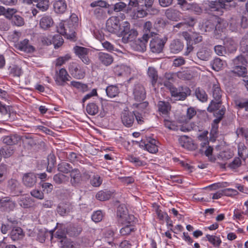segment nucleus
<instances>
[{"label": "nucleus", "instance_id": "obj_1", "mask_svg": "<svg viewBox=\"0 0 248 248\" xmlns=\"http://www.w3.org/2000/svg\"><path fill=\"white\" fill-rule=\"evenodd\" d=\"M57 31L59 34L70 40L75 38V24L72 21H65L60 22L57 27Z\"/></svg>", "mask_w": 248, "mask_h": 248}, {"label": "nucleus", "instance_id": "obj_2", "mask_svg": "<svg viewBox=\"0 0 248 248\" xmlns=\"http://www.w3.org/2000/svg\"><path fill=\"white\" fill-rule=\"evenodd\" d=\"M130 24L127 22H124L121 26L119 33L123 37L122 41L124 43L132 41L137 35V31L133 29L130 30Z\"/></svg>", "mask_w": 248, "mask_h": 248}, {"label": "nucleus", "instance_id": "obj_3", "mask_svg": "<svg viewBox=\"0 0 248 248\" xmlns=\"http://www.w3.org/2000/svg\"><path fill=\"white\" fill-rule=\"evenodd\" d=\"M17 10L15 8H7L5 17L10 20L12 24L17 27H21L25 24L24 18L17 14Z\"/></svg>", "mask_w": 248, "mask_h": 248}, {"label": "nucleus", "instance_id": "obj_4", "mask_svg": "<svg viewBox=\"0 0 248 248\" xmlns=\"http://www.w3.org/2000/svg\"><path fill=\"white\" fill-rule=\"evenodd\" d=\"M68 69L70 74L75 78L82 79L85 76V70L76 62L70 63Z\"/></svg>", "mask_w": 248, "mask_h": 248}, {"label": "nucleus", "instance_id": "obj_5", "mask_svg": "<svg viewBox=\"0 0 248 248\" xmlns=\"http://www.w3.org/2000/svg\"><path fill=\"white\" fill-rule=\"evenodd\" d=\"M167 40V38L161 39L159 37L153 38L150 43L151 51L155 53L161 52Z\"/></svg>", "mask_w": 248, "mask_h": 248}, {"label": "nucleus", "instance_id": "obj_6", "mask_svg": "<svg viewBox=\"0 0 248 248\" xmlns=\"http://www.w3.org/2000/svg\"><path fill=\"white\" fill-rule=\"evenodd\" d=\"M106 29L108 31L118 34L121 29L119 18L117 16H111L106 22Z\"/></svg>", "mask_w": 248, "mask_h": 248}, {"label": "nucleus", "instance_id": "obj_7", "mask_svg": "<svg viewBox=\"0 0 248 248\" xmlns=\"http://www.w3.org/2000/svg\"><path fill=\"white\" fill-rule=\"evenodd\" d=\"M191 93V90L186 86H180L178 88H172L171 96L178 100H184Z\"/></svg>", "mask_w": 248, "mask_h": 248}, {"label": "nucleus", "instance_id": "obj_8", "mask_svg": "<svg viewBox=\"0 0 248 248\" xmlns=\"http://www.w3.org/2000/svg\"><path fill=\"white\" fill-rule=\"evenodd\" d=\"M157 143L158 141L155 139L148 138L146 140H141L139 146L141 148H145L149 152L154 154L158 151Z\"/></svg>", "mask_w": 248, "mask_h": 248}, {"label": "nucleus", "instance_id": "obj_9", "mask_svg": "<svg viewBox=\"0 0 248 248\" xmlns=\"http://www.w3.org/2000/svg\"><path fill=\"white\" fill-rule=\"evenodd\" d=\"M73 50L76 55L81 59L83 63L87 65L90 64L91 61L88 57L90 51L89 48L76 46L74 47Z\"/></svg>", "mask_w": 248, "mask_h": 248}, {"label": "nucleus", "instance_id": "obj_10", "mask_svg": "<svg viewBox=\"0 0 248 248\" xmlns=\"http://www.w3.org/2000/svg\"><path fill=\"white\" fill-rule=\"evenodd\" d=\"M8 188L11 194L14 196H18L23 192L20 183L16 179H11L8 181Z\"/></svg>", "mask_w": 248, "mask_h": 248}, {"label": "nucleus", "instance_id": "obj_11", "mask_svg": "<svg viewBox=\"0 0 248 248\" xmlns=\"http://www.w3.org/2000/svg\"><path fill=\"white\" fill-rule=\"evenodd\" d=\"M134 111L124 110L121 115L122 123L126 127H132L134 122Z\"/></svg>", "mask_w": 248, "mask_h": 248}, {"label": "nucleus", "instance_id": "obj_12", "mask_svg": "<svg viewBox=\"0 0 248 248\" xmlns=\"http://www.w3.org/2000/svg\"><path fill=\"white\" fill-rule=\"evenodd\" d=\"M70 76L64 68L60 69L59 72H57L55 81L58 86H64L66 82L69 80Z\"/></svg>", "mask_w": 248, "mask_h": 248}, {"label": "nucleus", "instance_id": "obj_13", "mask_svg": "<svg viewBox=\"0 0 248 248\" xmlns=\"http://www.w3.org/2000/svg\"><path fill=\"white\" fill-rule=\"evenodd\" d=\"M146 91L143 86L140 83L134 85L133 89V94L135 100L142 101L146 98Z\"/></svg>", "mask_w": 248, "mask_h": 248}, {"label": "nucleus", "instance_id": "obj_14", "mask_svg": "<svg viewBox=\"0 0 248 248\" xmlns=\"http://www.w3.org/2000/svg\"><path fill=\"white\" fill-rule=\"evenodd\" d=\"M36 233V239L41 243H44L46 239L50 238L51 240L53 237V231H47L45 228L38 229L35 230Z\"/></svg>", "mask_w": 248, "mask_h": 248}, {"label": "nucleus", "instance_id": "obj_15", "mask_svg": "<svg viewBox=\"0 0 248 248\" xmlns=\"http://www.w3.org/2000/svg\"><path fill=\"white\" fill-rule=\"evenodd\" d=\"M36 174L33 172L25 173L22 177L24 185L28 187H33L36 183Z\"/></svg>", "mask_w": 248, "mask_h": 248}, {"label": "nucleus", "instance_id": "obj_16", "mask_svg": "<svg viewBox=\"0 0 248 248\" xmlns=\"http://www.w3.org/2000/svg\"><path fill=\"white\" fill-rule=\"evenodd\" d=\"M208 7L211 12H216L218 15H222L223 9H225L224 5L218 0L208 1Z\"/></svg>", "mask_w": 248, "mask_h": 248}, {"label": "nucleus", "instance_id": "obj_17", "mask_svg": "<svg viewBox=\"0 0 248 248\" xmlns=\"http://www.w3.org/2000/svg\"><path fill=\"white\" fill-rule=\"evenodd\" d=\"M16 47L17 49L27 53H32L35 50V47L30 44L29 40L26 39L17 43Z\"/></svg>", "mask_w": 248, "mask_h": 248}, {"label": "nucleus", "instance_id": "obj_18", "mask_svg": "<svg viewBox=\"0 0 248 248\" xmlns=\"http://www.w3.org/2000/svg\"><path fill=\"white\" fill-rule=\"evenodd\" d=\"M97 58L99 62L106 66L110 65L113 62V58L111 55L103 52L97 54Z\"/></svg>", "mask_w": 248, "mask_h": 248}, {"label": "nucleus", "instance_id": "obj_19", "mask_svg": "<svg viewBox=\"0 0 248 248\" xmlns=\"http://www.w3.org/2000/svg\"><path fill=\"white\" fill-rule=\"evenodd\" d=\"M16 203L8 198L0 200V208L3 211L10 212L14 210Z\"/></svg>", "mask_w": 248, "mask_h": 248}, {"label": "nucleus", "instance_id": "obj_20", "mask_svg": "<svg viewBox=\"0 0 248 248\" xmlns=\"http://www.w3.org/2000/svg\"><path fill=\"white\" fill-rule=\"evenodd\" d=\"M150 38L149 33H144L142 37L135 41L137 50L140 51H144L146 48V44Z\"/></svg>", "mask_w": 248, "mask_h": 248}, {"label": "nucleus", "instance_id": "obj_21", "mask_svg": "<svg viewBox=\"0 0 248 248\" xmlns=\"http://www.w3.org/2000/svg\"><path fill=\"white\" fill-rule=\"evenodd\" d=\"M53 24V20L50 16L44 15L40 20L39 26L42 29L46 30L51 28Z\"/></svg>", "mask_w": 248, "mask_h": 248}, {"label": "nucleus", "instance_id": "obj_22", "mask_svg": "<svg viewBox=\"0 0 248 248\" xmlns=\"http://www.w3.org/2000/svg\"><path fill=\"white\" fill-rule=\"evenodd\" d=\"M154 0H130L128 5L132 7H137L140 5L145 7L146 9L152 7Z\"/></svg>", "mask_w": 248, "mask_h": 248}, {"label": "nucleus", "instance_id": "obj_23", "mask_svg": "<svg viewBox=\"0 0 248 248\" xmlns=\"http://www.w3.org/2000/svg\"><path fill=\"white\" fill-rule=\"evenodd\" d=\"M184 47L183 42L179 39H174L170 45V51L174 54H177L181 51Z\"/></svg>", "mask_w": 248, "mask_h": 248}, {"label": "nucleus", "instance_id": "obj_24", "mask_svg": "<svg viewBox=\"0 0 248 248\" xmlns=\"http://www.w3.org/2000/svg\"><path fill=\"white\" fill-rule=\"evenodd\" d=\"M157 107L160 114L168 115L171 109L170 103L167 101H159L158 102Z\"/></svg>", "mask_w": 248, "mask_h": 248}, {"label": "nucleus", "instance_id": "obj_25", "mask_svg": "<svg viewBox=\"0 0 248 248\" xmlns=\"http://www.w3.org/2000/svg\"><path fill=\"white\" fill-rule=\"evenodd\" d=\"M54 11L59 14H63L67 10V3L65 0H58L53 4Z\"/></svg>", "mask_w": 248, "mask_h": 248}, {"label": "nucleus", "instance_id": "obj_26", "mask_svg": "<svg viewBox=\"0 0 248 248\" xmlns=\"http://www.w3.org/2000/svg\"><path fill=\"white\" fill-rule=\"evenodd\" d=\"M3 143L7 145H13L17 144L21 140L20 136L17 134H11L2 137Z\"/></svg>", "mask_w": 248, "mask_h": 248}, {"label": "nucleus", "instance_id": "obj_27", "mask_svg": "<svg viewBox=\"0 0 248 248\" xmlns=\"http://www.w3.org/2000/svg\"><path fill=\"white\" fill-rule=\"evenodd\" d=\"M211 92L214 100H221L222 91L221 90L220 85L217 82L212 85Z\"/></svg>", "mask_w": 248, "mask_h": 248}, {"label": "nucleus", "instance_id": "obj_28", "mask_svg": "<svg viewBox=\"0 0 248 248\" xmlns=\"http://www.w3.org/2000/svg\"><path fill=\"white\" fill-rule=\"evenodd\" d=\"M70 173L71 183L72 186H76L81 181V174L78 169H73Z\"/></svg>", "mask_w": 248, "mask_h": 248}, {"label": "nucleus", "instance_id": "obj_29", "mask_svg": "<svg viewBox=\"0 0 248 248\" xmlns=\"http://www.w3.org/2000/svg\"><path fill=\"white\" fill-rule=\"evenodd\" d=\"M10 236L13 241H17L22 239L24 236L22 229L18 227H14L10 232Z\"/></svg>", "mask_w": 248, "mask_h": 248}, {"label": "nucleus", "instance_id": "obj_30", "mask_svg": "<svg viewBox=\"0 0 248 248\" xmlns=\"http://www.w3.org/2000/svg\"><path fill=\"white\" fill-rule=\"evenodd\" d=\"M222 100H215L213 99L210 103L207 110L209 112L212 113L218 111L222 107Z\"/></svg>", "mask_w": 248, "mask_h": 248}, {"label": "nucleus", "instance_id": "obj_31", "mask_svg": "<svg viewBox=\"0 0 248 248\" xmlns=\"http://www.w3.org/2000/svg\"><path fill=\"white\" fill-rule=\"evenodd\" d=\"M9 75L13 77H20L23 74V70L21 67L17 65L12 64L8 68Z\"/></svg>", "mask_w": 248, "mask_h": 248}, {"label": "nucleus", "instance_id": "obj_32", "mask_svg": "<svg viewBox=\"0 0 248 248\" xmlns=\"http://www.w3.org/2000/svg\"><path fill=\"white\" fill-rule=\"evenodd\" d=\"M66 231L62 229H58L54 234V237L57 239L58 245L61 247L62 242H67L69 240L66 237Z\"/></svg>", "mask_w": 248, "mask_h": 248}, {"label": "nucleus", "instance_id": "obj_33", "mask_svg": "<svg viewBox=\"0 0 248 248\" xmlns=\"http://www.w3.org/2000/svg\"><path fill=\"white\" fill-rule=\"evenodd\" d=\"M137 221V218L134 215L128 214L118 222L120 225H136Z\"/></svg>", "mask_w": 248, "mask_h": 248}, {"label": "nucleus", "instance_id": "obj_34", "mask_svg": "<svg viewBox=\"0 0 248 248\" xmlns=\"http://www.w3.org/2000/svg\"><path fill=\"white\" fill-rule=\"evenodd\" d=\"M224 45L226 51L228 53H233L236 50V44L232 38L225 39L224 41Z\"/></svg>", "mask_w": 248, "mask_h": 248}, {"label": "nucleus", "instance_id": "obj_35", "mask_svg": "<svg viewBox=\"0 0 248 248\" xmlns=\"http://www.w3.org/2000/svg\"><path fill=\"white\" fill-rule=\"evenodd\" d=\"M190 139L187 136H182L178 139L179 144L184 148L189 150L194 148V144L190 142Z\"/></svg>", "mask_w": 248, "mask_h": 248}, {"label": "nucleus", "instance_id": "obj_36", "mask_svg": "<svg viewBox=\"0 0 248 248\" xmlns=\"http://www.w3.org/2000/svg\"><path fill=\"white\" fill-rule=\"evenodd\" d=\"M205 237L207 240L212 244L214 248H219L220 246L222 241L219 236L206 234Z\"/></svg>", "mask_w": 248, "mask_h": 248}, {"label": "nucleus", "instance_id": "obj_37", "mask_svg": "<svg viewBox=\"0 0 248 248\" xmlns=\"http://www.w3.org/2000/svg\"><path fill=\"white\" fill-rule=\"evenodd\" d=\"M82 228L78 225H70L66 229V233L69 236L75 237L78 236L82 232Z\"/></svg>", "mask_w": 248, "mask_h": 248}, {"label": "nucleus", "instance_id": "obj_38", "mask_svg": "<svg viewBox=\"0 0 248 248\" xmlns=\"http://www.w3.org/2000/svg\"><path fill=\"white\" fill-rule=\"evenodd\" d=\"M181 13L177 10L168 9L165 12L167 17L172 21H177L180 17Z\"/></svg>", "mask_w": 248, "mask_h": 248}, {"label": "nucleus", "instance_id": "obj_39", "mask_svg": "<svg viewBox=\"0 0 248 248\" xmlns=\"http://www.w3.org/2000/svg\"><path fill=\"white\" fill-rule=\"evenodd\" d=\"M72 209L71 206L69 204L61 203L58 205L57 208V212L62 216H64L68 215Z\"/></svg>", "mask_w": 248, "mask_h": 248}, {"label": "nucleus", "instance_id": "obj_40", "mask_svg": "<svg viewBox=\"0 0 248 248\" xmlns=\"http://www.w3.org/2000/svg\"><path fill=\"white\" fill-rule=\"evenodd\" d=\"M123 227L120 230V233L122 236L130 235L136 230L135 225H121Z\"/></svg>", "mask_w": 248, "mask_h": 248}, {"label": "nucleus", "instance_id": "obj_41", "mask_svg": "<svg viewBox=\"0 0 248 248\" xmlns=\"http://www.w3.org/2000/svg\"><path fill=\"white\" fill-rule=\"evenodd\" d=\"M147 75L151 80V84L153 87L155 85L158 79V74L156 69L152 67H149L148 69Z\"/></svg>", "mask_w": 248, "mask_h": 248}, {"label": "nucleus", "instance_id": "obj_42", "mask_svg": "<svg viewBox=\"0 0 248 248\" xmlns=\"http://www.w3.org/2000/svg\"><path fill=\"white\" fill-rule=\"evenodd\" d=\"M194 93L196 98L202 102H205L207 101L208 95L203 89L198 87L195 89Z\"/></svg>", "mask_w": 248, "mask_h": 248}, {"label": "nucleus", "instance_id": "obj_43", "mask_svg": "<svg viewBox=\"0 0 248 248\" xmlns=\"http://www.w3.org/2000/svg\"><path fill=\"white\" fill-rule=\"evenodd\" d=\"M111 192L107 190H100L96 194V198L100 201H105L109 200L111 196Z\"/></svg>", "mask_w": 248, "mask_h": 248}, {"label": "nucleus", "instance_id": "obj_44", "mask_svg": "<svg viewBox=\"0 0 248 248\" xmlns=\"http://www.w3.org/2000/svg\"><path fill=\"white\" fill-rule=\"evenodd\" d=\"M226 111V108L225 107L221 108L218 111L215 112L214 113V116L216 118L212 123V125L218 126V124L220 121L222 119Z\"/></svg>", "mask_w": 248, "mask_h": 248}, {"label": "nucleus", "instance_id": "obj_45", "mask_svg": "<svg viewBox=\"0 0 248 248\" xmlns=\"http://www.w3.org/2000/svg\"><path fill=\"white\" fill-rule=\"evenodd\" d=\"M107 95L110 98L117 96L119 93V89L116 85H109L106 89Z\"/></svg>", "mask_w": 248, "mask_h": 248}, {"label": "nucleus", "instance_id": "obj_46", "mask_svg": "<svg viewBox=\"0 0 248 248\" xmlns=\"http://www.w3.org/2000/svg\"><path fill=\"white\" fill-rule=\"evenodd\" d=\"M86 110L89 115H95L98 112L99 107L96 103L91 102L87 104Z\"/></svg>", "mask_w": 248, "mask_h": 248}, {"label": "nucleus", "instance_id": "obj_47", "mask_svg": "<svg viewBox=\"0 0 248 248\" xmlns=\"http://www.w3.org/2000/svg\"><path fill=\"white\" fill-rule=\"evenodd\" d=\"M14 153V150L12 147L4 146L0 149V156L4 158H8L11 156Z\"/></svg>", "mask_w": 248, "mask_h": 248}, {"label": "nucleus", "instance_id": "obj_48", "mask_svg": "<svg viewBox=\"0 0 248 248\" xmlns=\"http://www.w3.org/2000/svg\"><path fill=\"white\" fill-rule=\"evenodd\" d=\"M72 169L73 168L72 166L66 162H62L59 163L58 165V171L63 173H70Z\"/></svg>", "mask_w": 248, "mask_h": 248}, {"label": "nucleus", "instance_id": "obj_49", "mask_svg": "<svg viewBox=\"0 0 248 248\" xmlns=\"http://www.w3.org/2000/svg\"><path fill=\"white\" fill-rule=\"evenodd\" d=\"M212 69L216 71L222 69L224 65V62L219 58H216L211 62Z\"/></svg>", "mask_w": 248, "mask_h": 248}, {"label": "nucleus", "instance_id": "obj_50", "mask_svg": "<svg viewBox=\"0 0 248 248\" xmlns=\"http://www.w3.org/2000/svg\"><path fill=\"white\" fill-rule=\"evenodd\" d=\"M232 63L233 67H235V66L242 67V66H246L247 61H246L243 55H240L233 60Z\"/></svg>", "mask_w": 248, "mask_h": 248}, {"label": "nucleus", "instance_id": "obj_51", "mask_svg": "<svg viewBox=\"0 0 248 248\" xmlns=\"http://www.w3.org/2000/svg\"><path fill=\"white\" fill-rule=\"evenodd\" d=\"M198 58L202 61H208L210 57V52L204 48H202L197 53Z\"/></svg>", "mask_w": 248, "mask_h": 248}, {"label": "nucleus", "instance_id": "obj_52", "mask_svg": "<svg viewBox=\"0 0 248 248\" xmlns=\"http://www.w3.org/2000/svg\"><path fill=\"white\" fill-rule=\"evenodd\" d=\"M31 198L27 196H21L18 200L19 204L24 208H28L31 205Z\"/></svg>", "mask_w": 248, "mask_h": 248}, {"label": "nucleus", "instance_id": "obj_53", "mask_svg": "<svg viewBox=\"0 0 248 248\" xmlns=\"http://www.w3.org/2000/svg\"><path fill=\"white\" fill-rule=\"evenodd\" d=\"M61 34H56L53 36L52 42L54 48L57 49L60 47L63 43V39Z\"/></svg>", "mask_w": 248, "mask_h": 248}, {"label": "nucleus", "instance_id": "obj_54", "mask_svg": "<svg viewBox=\"0 0 248 248\" xmlns=\"http://www.w3.org/2000/svg\"><path fill=\"white\" fill-rule=\"evenodd\" d=\"M187 9L194 12L196 15H200L202 13V8L197 3L188 4Z\"/></svg>", "mask_w": 248, "mask_h": 248}, {"label": "nucleus", "instance_id": "obj_55", "mask_svg": "<svg viewBox=\"0 0 248 248\" xmlns=\"http://www.w3.org/2000/svg\"><path fill=\"white\" fill-rule=\"evenodd\" d=\"M141 22H142L141 25H143V30L145 32V33H149L150 38L155 34L154 32L151 31L152 28V23L151 21H148L143 23V21L141 20Z\"/></svg>", "mask_w": 248, "mask_h": 248}, {"label": "nucleus", "instance_id": "obj_56", "mask_svg": "<svg viewBox=\"0 0 248 248\" xmlns=\"http://www.w3.org/2000/svg\"><path fill=\"white\" fill-rule=\"evenodd\" d=\"M127 209L123 206H119L117 210V221L122 219L124 217L128 214Z\"/></svg>", "mask_w": 248, "mask_h": 248}, {"label": "nucleus", "instance_id": "obj_57", "mask_svg": "<svg viewBox=\"0 0 248 248\" xmlns=\"http://www.w3.org/2000/svg\"><path fill=\"white\" fill-rule=\"evenodd\" d=\"M127 159L130 162L133 163L136 166H142L144 165V162L140 159L139 157H137L133 155H128Z\"/></svg>", "mask_w": 248, "mask_h": 248}, {"label": "nucleus", "instance_id": "obj_58", "mask_svg": "<svg viewBox=\"0 0 248 248\" xmlns=\"http://www.w3.org/2000/svg\"><path fill=\"white\" fill-rule=\"evenodd\" d=\"M61 248H80V245L76 242L68 240L66 242H62Z\"/></svg>", "mask_w": 248, "mask_h": 248}, {"label": "nucleus", "instance_id": "obj_59", "mask_svg": "<svg viewBox=\"0 0 248 248\" xmlns=\"http://www.w3.org/2000/svg\"><path fill=\"white\" fill-rule=\"evenodd\" d=\"M102 179L100 176L98 175H94L91 179L90 183L94 187H98L102 183Z\"/></svg>", "mask_w": 248, "mask_h": 248}, {"label": "nucleus", "instance_id": "obj_60", "mask_svg": "<svg viewBox=\"0 0 248 248\" xmlns=\"http://www.w3.org/2000/svg\"><path fill=\"white\" fill-rule=\"evenodd\" d=\"M36 7L42 11H46L49 7L48 0H40L36 4Z\"/></svg>", "mask_w": 248, "mask_h": 248}, {"label": "nucleus", "instance_id": "obj_61", "mask_svg": "<svg viewBox=\"0 0 248 248\" xmlns=\"http://www.w3.org/2000/svg\"><path fill=\"white\" fill-rule=\"evenodd\" d=\"M228 26V23L223 19H219L217 21V23L216 25L215 29L217 31H223Z\"/></svg>", "mask_w": 248, "mask_h": 248}, {"label": "nucleus", "instance_id": "obj_62", "mask_svg": "<svg viewBox=\"0 0 248 248\" xmlns=\"http://www.w3.org/2000/svg\"><path fill=\"white\" fill-rule=\"evenodd\" d=\"M70 85L78 89L81 90L82 92L86 91L88 89V86L86 84L78 81H72L70 83Z\"/></svg>", "mask_w": 248, "mask_h": 248}, {"label": "nucleus", "instance_id": "obj_63", "mask_svg": "<svg viewBox=\"0 0 248 248\" xmlns=\"http://www.w3.org/2000/svg\"><path fill=\"white\" fill-rule=\"evenodd\" d=\"M233 72L239 76H244L247 74V70L245 66H242V67H239L238 66H235V67H233Z\"/></svg>", "mask_w": 248, "mask_h": 248}, {"label": "nucleus", "instance_id": "obj_64", "mask_svg": "<svg viewBox=\"0 0 248 248\" xmlns=\"http://www.w3.org/2000/svg\"><path fill=\"white\" fill-rule=\"evenodd\" d=\"M164 125L166 128L170 130L175 131L178 129V126L174 121H170L167 119H164Z\"/></svg>", "mask_w": 248, "mask_h": 248}]
</instances>
